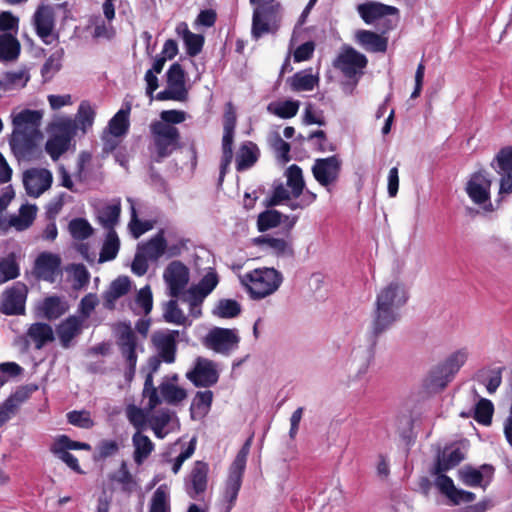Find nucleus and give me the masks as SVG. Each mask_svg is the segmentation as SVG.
Masks as SVG:
<instances>
[{"label": "nucleus", "mask_w": 512, "mask_h": 512, "mask_svg": "<svg viewBox=\"0 0 512 512\" xmlns=\"http://www.w3.org/2000/svg\"><path fill=\"white\" fill-rule=\"evenodd\" d=\"M236 127V113L231 103L226 105L223 122V138H222V159L220 166V180L223 179L228 166L230 165L233 158V138L234 130Z\"/></svg>", "instance_id": "10"}, {"label": "nucleus", "mask_w": 512, "mask_h": 512, "mask_svg": "<svg viewBox=\"0 0 512 512\" xmlns=\"http://www.w3.org/2000/svg\"><path fill=\"white\" fill-rule=\"evenodd\" d=\"M282 9L276 0H266L255 7L252 18L251 34L258 40L265 34H274L280 27Z\"/></svg>", "instance_id": "5"}, {"label": "nucleus", "mask_w": 512, "mask_h": 512, "mask_svg": "<svg viewBox=\"0 0 512 512\" xmlns=\"http://www.w3.org/2000/svg\"><path fill=\"white\" fill-rule=\"evenodd\" d=\"M27 287L24 283L17 282L6 289L1 298L0 309L6 315H20L25 311Z\"/></svg>", "instance_id": "15"}, {"label": "nucleus", "mask_w": 512, "mask_h": 512, "mask_svg": "<svg viewBox=\"0 0 512 512\" xmlns=\"http://www.w3.org/2000/svg\"><path fill=\"white\" fill-rule=\"evenodd\" d=\"M498 174L512 172V146L502 148L496 155L495 160Z\"/></svg>", "instance_id": "64"}, {"label": "nucleus", "mask_w": 512, "mask_h": 512, "mask_svg": "<svg viewBox=\"0 0 512 512\" xmlns=\"http://www.w3.org/2000/svg\"><path fill=\"white\" fill-rule=\"evenodd\" d=\"M137 250L150 261H157L167 251V242L164 238V232L160 231L148 241L139 243Z\"/></svg>", "instance_id": "29"}, {"label": "nucleus", "mask_w": 512, "mask_h": 512, "mask_svg": "<svg viewBox=\"0 0 512 512\" xmlns=\"http://www.w3.org/2000/svg\"><path fill=\"white\" fill-rule=\"evenodd\" d=\"M63 56V49L55 50L42 67L43 76L51 77L57 73L61 69Z\"/></svg>", "instance_id": "63"}, {"label": "nucleus", "mask_w": 512, "mask_h": 512, "mask_svg": "<svg viewBox=\"0 0 512 512\" xmlns=\"http://www.w3.org/2000/svg\"><path fill=\"white\" fill-rule=\"evenodd\" d=\"M52 181V173L45 168H31L23 173L25 190L31 197L42 195L51 187Z\"/></svg>", "instance_id": "18"}, {"label": "nucleus", "mask_w": 512, "mask_h": 512, "mask_svg": "<svg viewBox=\"0 0 512 512\" xmlns=\"http://www.w3.org/2000/svg\"><path fill=\"white\" fill-rule=\"evenodd\" d=\"M78 449L90 450L91 446L84 442L73 441L66 435L58 436L50 448L51 452L69 468L75 472L81 473L78 460L69 452L70 450Z\"/></svg>", "instance_id": "14"}, {"label": "nucleus", "mask_w": 512, "mask_h": 512, "mask_svg": "<svg viewBox=\"0 0 512 512\" xmlns=\"http://www.w3.org/2000/svg\"><path fill=\"white\" fill-rule=\"evenodd\" d=\"M178 336L179 332L177 330H162L152 335L151 341L157 355L166 363H173L175 361Z\"/></svg>", "instance_id": "20"}, {"label": "nucleus", "mask_w": 512, "mask_h": 512, "mask_svg": "<svg viewBox=\"0 0 512 512\" xmlns=\"http://www.w3.org/2000/svg\"><path fill=\"white\" fill-rule=\"evenodd\" d=\"M29 78L30 76L26 69L6 72L1 78L4 84V91L25 87Z\"/></svg>", "instance_id": "50"}, {"label": "nucleus", "mask_w": 512, "mask_h": 512, "mask_svg": "<svg viewBox=\"0 0 512 512\" xmlns=\"http://www.w3.org/2000/svg\"><path fill=\"white\" fill-rule=\"evenodd\" d=\"M27 338L34 343L36 349H41L54 340V332L49 324L37 322L28 328Z\"/></svg>", "instance_id": "32"}, {"label": "nucleus", "mask_w": 512, "mask_h": 512, "mask_svg": "<svg viewBox=\"0 0 512 512\" xmlns=\"http://www.w3.org/2000/svg\"><path fill=\"white\" fill-rule=\"evenodd\" d=\"M32 23L36 34L45 44H51L57 38L54 32V11L50 6H39L33 15Z\"/></svg>", "instance_id": "17"}, {"label": "nucleus", "mask_w": 512, "mask_h": 512, "mask_svg": "<svg viewBox=\"0 0 512 512\" xmlns=\"http://www.w3.org/2000/svg\"><path fill=\"white\" fill-rule=\"evenodd\" d=\"M259 151L252 142H246L239 148L236 154V168L243 171L253 166L258 159Z\"/></svg>", "instance_id": "38"}, {"label": "nucleus", "mask_w": 512, "mask_h": 512, "mask_svg": "<svg viewBox=\"0 0 512 512\" xmlns=\"http://www.w3.org/2000/svg\"><path fill=\"white\" fill-rule=\"evenodd\" d=\"M341 167L342 160L337 155L318 158L312 166V174L321 186L330 190L339 179Z\"/></svg>", "instance_id": "9"}, {"label": "nucleus", "mask_w": 512, "mask_h": 512, "mask_svg": "<svg viewBox=\"0 0 512 512\" xmlns=\"http://www.w3.org/2000/svg\"><path fill=\"white\" fill-rule=\"evenodd\" d=\"M25 398V392L17 391L0 406V427L11 418L17 410L19 403L23 402Z\"/></svg>", "instance_id": "55"}, {"label": "nucleus", "mask_w": 512, "mask_h": 512, "mask_svg": "<svg viewBox=\"0 0 512 512\" xmlns=\"http://www.w3.org/2000/svg\"><path fill=\"white\" fill-rule=\"evenodd\" d=\"M358 12L366 23H371L377 18L397 14L398 9L394 6L372 2L359 5Z\"/></svg>", "instance_id": "30"}, {"label": "nucleus", "mask_w": 512, "mask_h": 512, "mask_svg": "<svg viewBox=\"0 0 512 512\" xmlns=\"http://www.w3.org/2000/svg\"><path fill=\"white\" fill-rule=\"evenodd\" d=\"M110 479L120 484L124 491L131 492L136 486V482L125 461H122L119 469L110 475Z\"/></svg>", "instance_id": "57"}, {"label": "nucleus", "mask_w": 512, "mask_h": 512, "mask_svg": "<svg viewBox=\"0 0 512 512\" xmlns=\"http://www.w3.org/2000/svg\"><path fill=\"white\" fill-rule=\"evenodd\" d=\"M68 271L71 275L74 289L80 290L88 284L90 274L84 265L73 264Z\"/></svg>", "instance_id": "61"}, {"label": "nucleus", "mask_w": 512, "mask_h": 512, "mask_svg": "<svg viewBox=\"0 0 512 512\" xmlns=\"http://www.w3.org/2000/svg\"><path fill=\"white\" fill-rule=\"evenodd\" d=\"M95 118V110L87 101H82L78 107L76 119L77 127L82 130L83 133H85L94 122Z\"/></svg>", "instance_id": "54"}, {"label": "nucleus", "mask_w": 512, "mask_h": 512, "mask_svg": "<svg viewBox=\"0 0 512 512\" xmlns=\"http://www.w3.org/2000/svg\"><path fill=\"white\" fill-rule=\"evenodd\" d=\"M18 275V265L11 256L0 259V284L12 280Z\"/></svg>", "instance_id": "62"}, {"label": "nucleus", "mask_w": 512, "mask_h": 512, "mask_svg": "<svg viewBox=\"0 0 512 512\" xmlns=\"http://www.w3.org/2000/svg\"><path fill=\"white\" fill-rule=\"evenodd\" d=\"M20 42L11 34H0V60L15 61L20 54Z\"/></svg>", "instance_id": "40"}, {"label": "nucleus", "mask_w": 512, "mask_h": 512, "mask_svg": "<svg viewBox=\"0 0 512 512\" xmlns=\"http://www.w3.org/2000/svg\"><path fill=\"white\" fill-rule=\"evenodd\" d=\"M131 107L130 105H126V108L120 109L109 121L108 130L104 134V138L108 136V134L114 137H121L125 135L129 128V114Z\"/></svg>", "instance_id": "36"}, {"label": "nucleus", "mask_w": 512, "mask_h": 512, "mask_svg": "<svg viewBox=\"0 0 512 512\" xmlns=\"http://www.w3.org/2000/svg\"><path fill=\"white\" fill-rule=\"evenodd\" d=\"M69 146L70 142L67 141V139L60 138L52 134L46 142L45 150L50 157L56 161L69 149Z\"/></svg>", "instance_id": "58"}, {"label": "nucleus", "mask_w": 512, "mask_h": 512, "mask_svg": "<svg viewBox=\"0 0 512 512\" xmlns=\"http://www.w3.org/2000/svg\"><path fill=\"white\" fill-rule=\"evenodd\" d=\"M255 243L276 255L292 254L290 243L283 238L259 237L255 239Z\"/></svg>", "instance_id": "45"}, {"label": "nucleus", "mask_w": 512, "mask_h": 512, "mask_svg": "<svg viewBox=\"0 0 512 512\" xmlns=\"http://www.w3.org/2000/svg\"><path fill=\"white\" fill-rule=\"evenodd\" d=\"M69 306L67 302L58 296H50L43 300L39 309L43 317L48 320H55L66 313Z\"/></svg>", "instance_id": "35"}, {"label": "nucleus", "mask_w": 512, "mask_h": 512, "mask_svg": "<svg viewBox=\"0 0 512 512\" xmlns=\"http://www.w3.org/2000/svg\"><path fill=\"white\" fill-rule=\"evenodd\" d=\"M208 465L204 462L197 461L188 478L185 482V489L187 494L191 498H196L207 488V482H208Z\"/></svg>", "instance_id": "25"}, {"label": "nucleus", "mask_w": 512, "mask_h": 512, "mask_svg": "<svg viewBox=\"0 0 512 512\" xmlns=\"http://www.w3.org/2000/svg\"><path fill=\"white\" fill-rule=\"evenodd\" d=\"M60 264L61 259L58 255L48 252L41 253L35 261L34 273L39 279L54 282L60 272Z\"/></svg>", "instance_id": "24"}, {"label": "nucleus", "mask_w": 512, "mask_h": 512, "mask_svg": "<svg viewBox=\"0 0 512 512\" xmlns=\"http://www.w3.org/2000/svg\"><path fill=\"white\" fill-rule=\"evenodd\" d=\"M436 485L453 503H467L472 502L475 499V495L472 492L457 489L451 478L437 472Z\"/></svg>", "instance_id": "27"}, {"label": "nucleus", "mask_w": 512, "mask_h": 512, "mask_svg": "<svg viewBox=\"0 0 512 512\" xmlns=\"http://www.w3.org/2000/svg\"><path fill=\"white\" fill-rule=\"evenodd\" d=\"M494 414V405L493 403L486 399L481 398L478 403L475 405L474 409V419L485 426H489L492 423V417Z\"/></svg>", "instance_id": "56"}, {"label": "nucleus", "mask_w": 512, "mask_h": 512, "mask_svg": "<svg viewBox=\"0 0 512 512\" xmlns=\"http://www.w3.org/2000/svg\"><path fill=\"white\" fill-rule=\"evenodd\" d=\"M117 335V343L120 347L122 355L126 358L129 365V373L134 374L137 356H136V340L130 324L120 323L115 329Z\"/></svg>", "instance_id": "21"}, {"label": "nucleus", "mask_w": 512, "mask_h": 512, "mask_svg": "<svg viewBox=\"0 0 512 512\" xmlns=\"http://www.w3.org/2000/svg\"><path fill=\"white\" fill-rule=\"evenodd\" d=\"M176 31L178 35L182 36L189 55L195 56L200 53L204 44V37L202 35L190 32L187 24L184 22L177 25Z\"/></svg>", "instance_id": "39"}, {"label": "nucleus", "mask_w": 512, "mask_h": 512, "mask_svg": "<svg viewBox=\"0 0 512 512\" xmlns=\"http://www.w3.org/2000/svg\"><path fill=\"white\" fill-rule=\"evenodd\" d=\"M373 356L374 351L371 344L355 346L345 364L348 377L356 380L366 374Z\"/></svg>", "instance_id": "11"}, {"label": "nucleus", "mask_w": 512, "mask_h": 512, "mask_svg": "<svg viewBox=\"0 0 512 512\" xmlns=\"http://www.w3.org/2000/svg\"><path fill=\"white\" fill-rule=\"evenodd\" d=\"M218 282L216 272L209 271L197 285L192 286L187 292L198 296V300L205 299L215 289Z\"/></svg>", "instance_id": "48"}, {"label": "nucleus", "mask_w": 512, "mask_h": 512, "mask_svg": "<svg viewBox=\"0 0 512 512\" xmlns=\"http://www.w3.org/2000/svg\"><path fill=\"white\" fill-rule=\"evenodd\" d=\"M203 345L215 353L230 355L240 343V335L235 328L213 327L203 337Z\"/></svg>", "instance_id": "7"}, {"label": "nucleus", "mask_w": 512, "mask_h": 512, "mask_svg": "<svg viewBox=\"0 0 512 512\" xmlns=\"http://www.w3.org/2000/svg\"><path fill=\"white\" fill-rule=\"evenodd\" d=\"M178 380V375L175 374L171 379L164 380L159 385V391L162 399L169 404H177L187 397L185 389L175 384Z\"/></svg>", "instance_id": "34"}, {"label": "nucleus", "mask_w": 512, "mask_h": 512, "mask_svg": "<svg viewBox=\"0 0 512 512\" xmlns=\"http://www.w3.org/2000/svg\"><path fill=\"white\" fill-rule=\"evenodd\" d=\"M83 324V319L76 315L69 316L60 323L57 327V335L64 348H68L71 341L81 333Z\"/></svg>", "instance_id": "28"}, {"label": "nucleus", "mask_w": 512, "mask_h": 512, "mask_svg": "<svg viewBox=\"0 0 512 512\" xmlns=\"http://www.w3.org/2000/svg\"><path fill=\"white\" fill-rule=\"evenodd\" d=\"M121 213L120 200H115L111 204L106 205L98 212V220L101 225L110 230H114V226L118 223Z\"/></svg>", "instance_id": "42"}, {"label": "nucleus", "mask_w": 512, "mask_h": 512, "mask_svg": "<svg viewBox=\"0 0 512 512\" xmlns=\"http://www.w3.org/2000/svg\"><path fill=\"white\" fill-rule=\"evenodd\" d=\"M492 181L486 173H474L466 184V193L477 205H482L490 199Z\"/></svg>", "instance_id": "22"}, {"label": "nucleus", "mask_w": 512, "mask_h": 512, "mask_svg": "<svg viewBox=\"0 0 512 512\" xmlns=\"http://www.w3.org/2000/svg\"><path fill=\"white\" fill-rule=\"evenodd\" d=\"M68 228L72 237L77 240L87 239L93 233V228L89 222L83 218L71 220Z\"/></svg>", "instance_id": "60"}, {"label": "nucleus", "mask_w": 512, "mask_h": 512, "mask_svg": "<svg viewBox=\"0 0 512 512\" xmlns=\"http://www.w3.org/2000/svg\"><path fill=\"white\" fill-rule=\"evenodd\" d=\"M291 89L295 92L311 91L318 84L319 78L307 71L294 74L290 79Z\"/></svg>", "instance_id": "47"}, {"label": "nucleus", "mask_w": 512, "mask_h": 512, "mask_svg": "<svg viewBox=\"0 0 512 512\" xmlns=\"http://www.w3.org/2000/svg\"><path fill=\"white\" fill-rule=\"evenodd\" d=\"M241 312V306L236 300L221 299L219 300L212 310L213 315L229 319L238 316Z\"/></svg>", "instance_id": "53"}, {"label": "nucleus", "mask_w": 512, "mask_h": 512, "mask_svg": "<svg viewBox=\"0 0 512 512\" xmlns=\"http://www.w3.org/2000/svg\"><path fill=\"white\" fill-rule=\"evenodd\" d=\"M187 378L198 387H209L214 385L219 378L216 365L212 360L197 358L193 370L186 374Z\"/></svg>", "instance_id": "19"}, {"label": "nucleus", "mask_w": 512, "mask_h": 512, "mask_svg": "<svg viewBox=\"0 0 512 512\" xmlns=\"http://www.w3.org/2000/svg\"><path fill=\"white\" fill-rule=\"evenodd\" d=\"M163 279L173 298L179 297L190 280V272L186 265L180 261H172L163 272Z\"/></svg>", "instance_id": "13"}, {"label": "nucleus", "mask_w": 512, "mask_h": 512, "mask_svg": "<svg viewBox=\"0 0 512 512\" xmlns=\"http://www.w3.org/2000/svg\"><path fill=\"white\" fill-rule=\"evenodd\" d=\"M149 512H170V494L167 486H159L153 493Z\"/></svg>", "instance_id": "52"}, {"label": "nucleus", "mask_w": 512, "mask_h": 512, "mask_svg": "<svg viewBox=\"0 0 512 512\" xmlns=\"http://www.w3.org/2000/svg\"><path fill=\"white\" fill-rule=\"evenodd\" d=\"M37 207L35 205H22L18 214L11 215L9 219L0 216V230L3 232L14 228L17 231L27 229L36 217Z\"/></svg>", "instance_id": "23"}, {"label": "nucleus", "mask_w": 512, "mask_h": 512, "mask_svg": "<svg viewBox=\"0 0 512 512\" xmlns=\"http://www.w3.org/2000/svg\"><path fill=\"white\" fill-rule=\"evenodd\" d=\"M239 280L252 299L260 300L274 294L283 277L274 268H259L240 275Z\"/></svg>", "instance_id": "3"}, {"label": "nucleus", "mask_w": 512, "mask_h": 512, "mask_svg": "<svg viewBox=\"0 0 512 512\" xmlns=\"http://www.w3.org/2000/svg\"><path fill=\"white\" fill-rule=\"evenodd\" d=\"M299 107L297 100L274 101L268 104L267 111L279 118L289 119L298 113Z\"/></svg>", "instance_id": "44"}, {"label": "nucleus", "mask_w": 512, "mask_h": 512, "mask_svg": "<svg viewBox=\"0 0 512 512\" xmlns=\"http://www.w3.org/2000/svg\"><path fill=\"white\" fill-rule=\"evenodd\" d=\"M133 459L137 465H141L153 452L154 444L151 439L141 431H136L132 436Z\"/></svg>", "instance_id": "31"}, {"label": "nucleus", "mask_w": 512, "mask_h": 512, "mask_svg": "<svg viewBox=\"0 0 512 512\" xmlns=\"http://www.w3.org/2000/svg\"><path fill=\"white\" fill-rule=\"evenodd\" d=\"M51 129L53 135L71 142L76 134L77 124L76 121L70 117H60L52 123Z\"/></svg>", "instance_id": "46"}, {"label": "nucleus", "mask_w": 512, "mask_h": 512, "mask_svg": "<svg viewBox=\"0 0 512 512\" xmlns=\"http://www.w3.org/2000/svg\"><path fill=\"white\" fill-rule=\"evenodd\" d=\"M13 131L9 144L18 159H29L35 152L41 136L39 127L43 113L39 110L24 109L12 112Z\"/></svg>", "instance_id": "2"}, {"label": "nucleus", "mask_w": 512, "mask_h": 512, "mask_svg": "<svg viewBox=\"0 0 512 512\" xmlns=\"http://www.w3.org/2000/svg\"><path fill=\"white\" fill-rule=\"evenodd\" d=\"M358 43L366 50L372 52H385L387 39L367 30H360L356 33Z\"/></svg>", "instance_id": "37"}, {"label": "nucleus", "mask_w": 512, "mask_h": 512, "mask_svg": "<svg viewBox=\"0 0 512 512\" xmlns=\"http://www.w3.org/2000/svg\"><path fill=\"white\" fill-rule=\"evenodd\" d=\"M285 177L286 186L291 189L292 196L298 198L303 193L305 187L302 169L298 165L293 164L286 169Z\"/></svg>", "instance_id": "43"}, {"label": "nucleus", "mask_w": 512, "mask_h": 512, "mask_svg": "<svg viewBox=\"0 0 512 512\" xmlns=\"http://www.w3.org/2000/svg\"><path fill=\"white\" fill-rule=\"evenodd\" d=\"M187 95L184 71L180 64L174 63L167 72V89L159 93L158 98L185 101Z\"/></svg>", "instance_id": "16"}, {"label": "nucleus", "mask_w": 512, "mask_h": 512, "mask_svg": "<svg viewBox=\"0 0 512 512\" xmlns=\"http://www.w3.org/2000/svg\"><path fill=\"white\" fill-rule=\"evenodd\" d=\"M493 468L489 465H482L480 468L464 466L459 470L460 480L469 487L486 488L491 481Z\"/></svg>", "instance_id": "26"}, {"label": "nucleus", "mask_w": 512, "mask_h": 512, "mask_svg": "<svg viewBox=\"0 0 512 512\" xmlns=\"http://www.w3.org/2000/svg\"><path fill=\"white\" fill-rule=\"evenodd\" d=\"M213 400V393L210 390L199 391L193 398L190 410L192 418L201 419L210 410Z\"/></svg>", "instance_id": "41"}, {"label": "nucleus", "mask_w": 512, "mask_h": 512, "mask_svg": "<svg viewBox=\"0 0 512 512\" xmlns=\"http://www.w3.org/2000/svg\"><path fill=\"white\" fill-rule=\"evenodd\" d=\"M119 248L120 240L117 233L115 230L108 231L99 255V262L103 263L116 258Z\"/></svg>", "instance_id": "49"}, {"label": "nucleus", "mask_w": 512, "mask_h": 512, "mask_svg": "<svg viewBox=\"0 0 512 512\" xmlns=\"http://www.w3.org/2000/svg\"><path fill=\"white\" fill-rule=\"evenodd\" d=\"M366 65V56L351 47L343 48L334 62V67L348 78L361 76Z\"/></svg>", "instance_id": "12"}, {"label": "nucleus", "mask_w": 512, "mask_h": 512, "mask_svg": "<svg viewBox=\"0 0 512 512\" xmlns=\"http://www.w3.org/2000/svg\"><path fill=\"white\" fill-rule=\"evenodd\" d=\"M251 444L252 437L248 438L243 444L229 468L222 494L223 512H230L236 502Z\"/></svg>", "instance_id": "4"}, {"label": "nucleus", "mask_w": 512, "mask_h": 512, "mask_svg": "<svg viewBox=\"0 0 512 512\" xmlns=\"http://www.w3.org/2000/svg\"><path fill=\"white\" fill-rule=\"evenodd\" d=\"M163 317L168 323L176 325H185L187 323V317L178 307L176 300H170L165 304Z\"/></svg>", "instance_id": "59"}, {"label": "nucleus", "mask_w": 512, "mask_h": 512, "mask_svg": "<svg viewBox=\"0 0 512 512\" xmlns=\"http://www.w3.org/2000/svg\"><path fill=\"white\" fill-rule=\"evenodd\" d=\"M150 129L158 160L169 156L179 147L180 133L175 126L153 122Z\"/></svg>", "instance_id": "8"}, {"label": "nucleus", "mask_w": 512, "mask_h": 512, "mask_svg": "<svg viewBox=\"0 0 512 512\" xmlns=\"http://www.w3.org/2000/svg\"><path fill=\"white\" fill-rule=\"evenodd\" d=\"M409 298L405 284L393 280L379 289L371 321V331L378 336L391 328L399 319V310Z\"/></svg>", "instance_id": "1"}, {"label": "nucleus", "mask_w": 512, "mask_h": 512, "mask_svg": "<svg viewBox=\"0 0 512 512\" xmlns=\"http://www.w3.org/2000/svg\"><path fill=\"white\" fill-rule=\"evenodd\" d=\"M130 289V280L128 277H118L109 286L104 294V307L113 309L116 301L128 293Z\"/></svg>", "instance_id": "33"}, {"label": "nucleus", "mask_w": 512, "mask_h": 512, "mask_svg": "<svg viewBox=\"0 0 512 512\" xmlns=\"http://www.w3.org/2000/svg\"><path fill=\"white\" fill-rule=\"evenodd\" d=\"M469 357V351L467 348H461L451 353L445 361L435 368L430 375V385L434 388L443 389L461 367L466 363Z\"/></svg>", "instance_id": "6"}, {"label": "nucleus", "mask_w": 512, "mask_h": 512, "mask_svg": "<svg viewBox=\"0 0 512 512\" xmlns=\"http://www.w3.org/2000/svg\"><path fill=\"white\" fill-rule=\"evenodd\" d=\"M127 201L130 203V212H131V219L128 224L129 230L134 238H139L141 235L146 233L147 231L151 230L154 226V223L152 221L146 220L142 221L138 219L135 203L133 199L127 198Z\"/></svg>", "instance_id": "51"}]
</instances>
